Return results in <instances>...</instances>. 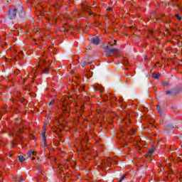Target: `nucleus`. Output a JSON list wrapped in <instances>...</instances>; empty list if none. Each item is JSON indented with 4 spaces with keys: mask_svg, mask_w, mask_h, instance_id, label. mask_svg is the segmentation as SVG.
Here are the masks:
<instances>
[{
    "mask_svg": "<svg viewBox=\"0 0 182 182\" xmlns=\"http://www.w3.org/2000/svg\"><path fill=\"white\" fill-rule=\"evenodd\" d=\"M18 5L11 6L9 9L8 17L9 19H15L16 18V14H18Z\"/></svg>",
    "mask_w": 182,
    "mask_h": 182,
    "instance_id": "1",
    "label": "nucleus"
},
{
    "mask_svg": "<svg viewBox=\"0 0 182 182\" xmlns=\"http://www.w3.org/2000/svg\"><path fill=\"white\" fill-rule=\"evenodd\" d=\"M68 100H70V102H72V100H73V97H67L65 101L61 102L62 110L63 113H66V112L67 113H69V110H68Z\"/></svg>",
    "mask_w": 182,
    "mask_h": 182,
    "instance_id": "2",
    "label": "nucleus"
},
{
    "mask_svg": "<svg viewBox=\"0 0 182 182\" xmlns=\"http://www.w3.org/2000/svg\"><path fill=\"white\" fill-rule=\"evenodd\" d=\"M119 53V49L117 48H112L109 46L105 47V53L106 56H111L112 55H117Z\"/></svg>",
    "mask_w": 182,
    "mask_h": 182,
    "instance_id": "3",
    "label": "nucleus"
},
{
    "mask_svg": "<svg viewBox=\"0 0 182 182\" xmlns=\"http://www.w3.org/2000/svg\"><path fill=\"white\" fill-rule=\"evenodd\" d=\"M17 14H18L20 19H25V18H26V13L25 12V10L23 9V6H22V5H18V10L17 11Z\"/></svg>",
    "mask_w": 182,
    "mask_h": 182,
    "instance_id": "4",
    "label": "nucleus"
},
{
    "mask_svg": "<svg viewBox=\"0 0 182 182\" xmlns=\"http://www.w3.org/2000/svg\"><path fill=\"white\" fill-rule=\"evenodd\" d=\"M45 126L43 127V132H42V139H43V144L41 146L43 147H47L48 146V141H46V132H45Z\"/></svg>",
    "mask_w": 182,
    "mask_h": 182,
    "instance_id": "5",
    "label": "nucleus"
},
{
    "mask_svg": "<svg viewBox=\"0 0 182 182\" xmlns=\"http://www.w3.org/2000/svg\"><path fill=\"white\" fill-rule=\"evenodd\" d=\"M82 9L84 12H88L90 16H92V15H95L93 12H91L92 7L87 4H82Z\"/></svg>",
    "mask_w": 182,
    "mask_h": 182,
    "instance_id": "6",
    "label": "nucleus"
},
{
    "mask_svg": "<svg viewBox=\"0 0 182 182\" xmlns=\"http://www.w3.org/2000/svg\"><path fill=\"white\" fill-rule=\"evenodd\" d=\"M92 43H94V45H99L100 43V38L97 36L94 37L91 39Z\"/></svg>",
    "mask_w": 182,
    "mask_h": 182,
    "instance_id": "7",
    "label": "nucleus"
},
{
    "mask_svg": "<svg viewBox=\"0 0 182 182\" xmlns=\"http://www.w3.org/2000/svg\"><path fill=\"white\" fill-rule=\"evenodd\" d=\"M94 89L96 92H100V93H103L105 92V89L102 86H94Z\"/></svg>",
    "mask_w": 182,
    "mask_h": 182,
    "instance_id": "8",
    "label": "nucleus"
},
{
    "mask_svg": "<svg viewBox=\"0 0 182 182\" xmlns=\"http://www.w3.org/2000/svg\"><path fill=\"white\" fill-rule=\"evenodd\" d=\"M15 180H16V181H17V182H22V181H23V180H25V178H23V176H21V175H18V176H16Z\"/></svg>",
    "mask_w": 182,
    "mask_h": 182,
    "instance_id": "9",
    "label": "nucleus"
},
{
    "mask_svg": "<svg viewBox=\"0 0 182 182\" xmlns=\"http://www.w3.org/2000/svg\"><path fill=\"white\" fill-rule=\"evenodd\" d=\"M153 153H154V146H152L149 149L146 156L147 157H151V155L153 154Z\"/></svg>",
    "mask_w": 182,
    "mask_h": 182,
    "instance_id": "10",
    "label": "nucleus"
},
{
    "mask_svg": "<svg viewBox=\"0 0 182 182\" xmlns=\"http://www.w3.org/2000/svg\"><path fill=\"white\" fill-rule=\"evenodd\" d=\"M53 105H55V100H52L49 103H48V106L49 107V112H52V110H53V108L51 106H53Z\"/></svg>",
    "mask_w": 182,
    "mask_h": 182,
    "instance_id": "11",
    "label": "nucleus"
},
{
    "mask_svg": "<svg viewBox=\"0 0 182 182\" xmlns=\"http://www.w3.org/2000/svg\"><path fill=\"white\" fill-rule=\"evenodd\" d=\"M112 162V159L108 158L107 160L103 161L102 163H105V166H110V163Z\"/></svg>",
    "mask_w": 182,
    "mask_h": 182,
    "instance_id": "12",
    "label": "nucleus"
},
{
    "mask_svg": "<svg viewBox=\"0 0 182 182\" xmlns=\"http://www.w3.org/2000/svg\"><path fill=\"white\" fill-rule=\"evenodd\" d=\"M77 116H82L83 114V108L80 107V109L76 111Z\"/></svg>",
    "mask_w": 182,
    "mask_h": 182,
    "instance_id": "13",
    "label": "nucleus"
},
{
    "mask_svg": "<svg viewBox=\"0 0 182 182\" xmlns=\"http://www.w3.org/2000/svg\"><path fill=\"white\" fill-rule=\"evenodd\" d=\"M27 156H28V157H31V156H36V151H29L27 153Z\"/></svg>",
    "mask_w": 182,
    "mask_h": 182,
    "instance_id": "14",
    "label": "nucleus"
},
{
    "mask_svg": "<svg viewBox=\"0 0 182 182\" xmlns=\"http://www.w3.org/2000/svg\"><path fill=\"white\" fill-rule=\"evenodd\" d=\"M136 133H137V131H136V130L132 129V130L129 131V136L130 137H132V136L136 134Z\"/></svg>",
    "mask_w": 182,
    "mask_h": 182,
    "instance_id": "15",
    "label": "nucleus"
},
{
    "mask_svg": "<svg viewBox=\"0 0 182 182\" xmlns=\"http://www.w3.org/2000/svg\"><path fill=\"white\" fill-rule=\"evenodd\" d=\"M18 161L21 162V163H23V161H25V158L23 157V156L22 155H20L18 156Z\"/></svg>",
    "mask_w": 182,
    "mask_h": 182,
    "instance_id": "16",
    "label": "nucleus"
},
{
    "mask_svg": "<svg viewBox=\"0 0 182 182\" xmlns=\"http://www.w3.org/2000/svg\"><path fill=\"white\" fill-rule=\"evenodd\" d=\"M152 77H154V79H159V77H160V74H153Z\"/></svg>",
    "mask_w": 182,
    "mask_h": 182,
    "instance_id": "17",
    "label": "nucleus"
},
{
    "mask_svg": "<svg viewBox=\"0 0 182 182\" xmlns=\"http://www.w3.org/2000/svg\"><path fill=\"white\" fill-rule=\"evenodd\" d=\"M110 102H111L112 103H116V102H117L116 97H112V98L110 100Z\"/></svg>",
    "mask_w": 182,
    "mask_h": 182,
    "instance_id": "18",
    "label": "nucleus"
},
{
    "mask_svg": "<svg viewBox=\"0 0 182 182\" xmlns=\"http://www.w3.org/2000/svg\"><path fill=\"white\" fill-rule=\"evenodd\" d=\"M42 63H46V60L41 59L39 62V65H42Z\"/></svg>",
    "mask_w": 182,
    "mask_h": 182,
    "instance_id": "19",
    "label": "nucleus"
},
{
    "mask_svg": "<svg viewBox=\"0 0 182 182\" xmlns=\"http://www.w3.org/2000/svg\"><path fill=\"white\" fill-rule=\"evenodd\" d=\"M43 73H49V68H46Z\"/></svg>",
    "mask_w": 182,
    "mask_h": 182,
    "instance_id": "20",
    "label": "nucleus"
},
{
    "mask_svg": "<svg viewBox=\"0 0 182 182\" xmlns=\"http://www.w3.org/2000/svg\"><path fill=\"white\" fill-rule=\"evenodd\" d=\"M113 42H114V43H109V44L111 46H114V45H116V43H117V41L116 40H114Z\"/></svg>",
    "mask_w": 182,
    "mask_h": 182,
    "instance_id": "21",
    "label": "nucleus"
},
{
    "mask_svg": "<svg viewBox=\"0 0 182 182\" xmlns=\"http://www.w3.org/2000/svg\"><path fill=\"white\" fill-rule=\"evenodd\" d=\"M175 16L177 18V19H178V21H181V16L178 14H175Z\"/></svg>",
    "mask_w": 182,
    "mask_h": 182,
    "instance_id": "22",
    "label": "nucleus"
},
{
    "mask_svg": "<svg viewBox=\"0 0 182 182\" xmlns=\"http://www.w3.org/2000/svg\"><path fill=\"white\" fill-rule=\"evenodd\" d=\"M86 65H90V62H84L83 65H82V68H84L85 66H86Z\"/></svg>",
    "mask_w": 182,
    "mask_h": 182,
    "instance_id": "23",
    "label": "nucleus"
},
{
    "mask_svg": "<svg viewBox=\"0 0 182 182\" xmlns=\"http://www.w3.org/2000/svg\"><path fill=\"white\" fill-rule=\"evenodd\" d=\"M126 176H127V173L124 174L122 178H120L119 180H121V181H123V180H124V178L126 177Z\"/></svg>",
    "mask_w": 182,
    "mask_h": 182,
    "instance_id": "24",
    "label": "nucleus"
},
{
    "mask_svg": "<svg viewBox=\"0 0 182 182\" xmlns=\"http://www.w3.org/2000/svg\"><path fill=\"white\" fill-rule=\"evenodd\" d=\"M38 171L41 173V174H43V170H42V168H38Z\"/></svg>",
    "mask_w": 182,
    "mask_h": 182,
    "instance_id": "25",
    "label": "nucleus"
},
{
    "mask_svg": "<svg viewBox=\"0 0 182 182\" xmlns=\"http://www.w3.org/2000/svg\"><path fill=\"white\" fill-rule=\"evenodd\" d=\"M102 99H103V100H104L105 102H106V100H107V99H109V97H108L107 96H104V97H102Z\"/></svg>",
    "mask_w": 182,
    "mask_h": 182,
    "instance_id": "26",
    "label": "nucleus"
},
{
    "mask_svg": "<svg viewBox=\"0 0 182 182\" xmlns=\"http://www.w3.org/2000/svg\"><path fill=\"white\" fill-rule=\"evenodd\" d=\"M156 110H161V107H160V105H156Z\"/></svg>",
    "mask_w": 182,
    "mask_h": 182,
    "instance_id": "27",
    "label": "nucleus"
},
{
    "mask_svg": "<svg viewBox=\"0 0 182 182\" xmlns=\"http://www.w3.org/2000/svg\"><path fill=\"white\" fill-rule=\"evenodd\" d=\"M166 95H171V91L170 90L166 91Z\"/></svg>",
    "mask_w": 182,
    "mask_h": 182,
    "instance_id": "28",
    "label": "nucleus"
},
{
    "mask_svg": "<svg viewBox=\"0 0 182 182\" xmlns=\"http://www.w3.org/2000/svg\"><path fill=\"white\" fill-rule=\"evenodd\" d=\"M158 113H159V114L161 115L163 114V111L161 109H159V110H158Z\"/></svg>",
    "mask_w": 182,
    "mask_h": 182,
    "instance_id": "29",
    "label": "nucleus"
},
{
    "mask_svg": "<svg viewBox=\"0 0 182 182\" xmlns=\"http://www.w3.org/2000/svg\"><path fill=\"white\" fill-rule=\"evenodd\" d=\"M23 130H24L23 128L20 129H19V133H23Z\"/></svg>",
    "mask_w": 182,
    "mask_h": 182,
    "instance_id": "30",
    "label": "nucleus"
},
{
    "mask_svg": "<svg viewBox=\"0 0 182 182\" xmlns=\"http://www.w3.org/2000/svg\"><path fill=\"white\" fill-rule=\"evenodd\" d=\"M40 32H41V30H38V31L36 32V35H39Z\"/></svg>",
    "mask_w": 182,
    "mask_h": 182,
    "instance_id": "31",
    "label": "nucleus"
},
{
    "mask_svg": "<svg viewBox=\"0 0 182 182\" xmlns=\"http://www.w3.org/2000/svg\"><path fill=\"white\" fill-rule=\"evenodd\" d=\"M167 85H168V82H164V86H167Z\"/></svg>",
    "mask_w": 182,
    "mask_h": 182,
    "instance_id": "32",
    "label": "nucleus"
},
{
    "mask_svg": "<svg viewBox=\"0 0 182 182\" xmlns=\"http://www.w3.org/2000/svg\"><path fill=\"white\" fill-rule=\"evenodd\" d=\"M107 11H112V7H109L108 9H107Z\"/></svg>",
    "mask_w": 182,
    "mask_h": 182,
    "instance_id": "33",
    "label": "nucleus"
},
{
    "mask_svg": "<svg viewBox=\"0 0 182 182\" xmlns=\"http://www.w3.org/2000/svg\"><path fill=\"white\" fill-rule=\"evenodd\" d=\"M128 154H133V152L129 151V152H128Z\"/></svg>",
    "mask_w": 182,
    "mask_h": 182,
    "instance_id": "34",
    "label": "nucleus"
},
{
    "mask_svg": "<svg viewBox=\"0 0 182 182\" xmlns=\"http://www.w3.org/2000/svg\"><path fill=\"white\" fill-rule=\"evenodd\" d=\"M136 146H140V145L139 144V141H136Z\"/></svg>",
    "mask_w": 182,
    "mask_h": 182,
    "instance_id": "35",
    "label": "nucleus"
},
{
    "mask_svg": "<svg viewBox=\"0 0 182 182\" xmlns=\"http://www.w3.org/2000/svg\"><path fill=\"white\" fill-rule=\"evenodd\" d=\"M165 15H166L165 14H161L162 16H165Z\"/></svg>",
    "mask_w": 182,
    "mask_h": 182,
    "instance_id": "36",
    "label": "nucleus"
},
{
    "mask_svg": "<svg viewBox=\"0 0 182 182\" xmlns=\"http://www.w3.org/2000/svg\"><path fill=\"white\" fill-rule=\"evenodd\" d=\"M36 159V158L35 157H33L32 159H31V160H35Z\"/></svg>",
    "mask_w": 182,
    "mask_h": 182,
    "instance_id": "37",
    "label": "nucleus"
},
{
    "mask_svg": "<svg viewBox=\"0 0 182 182\" xmlns=\"http://www.w3.org/2000/svg\"><path fill=\"white\" fill-rule=\"evenodd\" d=\"M92 8H96V6H93Z\"/></svg>",
    "mask_w": 182,
    "mask_h": 182,
    "instance_id": "38",
    "label": "nucleus"
},
{
    "mask_svg": "<svg viewBox=\"0 0 182 182\" xmlns=\"http://www.w3.org/2000/svg\"><path fill=\"white\" fill-rule=\"evenodd\" d=\"M160 166H161V164H159V167H160Z\"/></svg>",
    "mask_w": 182,
    "mask_h": 182,
    "instance_id": "39",
    "label": "nucleus"
}]
</instances>
